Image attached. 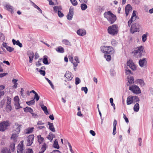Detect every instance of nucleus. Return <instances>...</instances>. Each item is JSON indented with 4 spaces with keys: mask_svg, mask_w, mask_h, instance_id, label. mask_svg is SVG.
I'll use <instances>...</instances> for the list:
<instances>
[{
    "mask_svg": "<svg viewBox=\"0 0 153 153\" xmlns=\"http://www.w3.org/2000/svg\"><path fill=\"white\" fill-rule=\"evenodd\" d=\"M117 124V121L116 120H114L113 122V135H115L116 133V126Z\"/></svg>",
    "mask_w": 153,
    "mask_h": 153,
    "instance_id": "23",
    "label": "nucleus"
},
{
    "mask_svg": "<svg viewBox=\"0 0 153 153\" xmlns=\"http://www.w3.org/2000/svg\"><path fill=\"white\" fill-rule=\"evenodd\" d=\"M111 43L112 45L115 46L117 44V42L114 39H113L111 41Z\"/></svg>",
    "mask_w": 153,
    "mask_h": 153,
    "instance_id": "46",
    "label": "nucleus"
},
{
    "mask_svg": "<svg viewBox=\"0 0 153 153\" xmlns=\"http://www.w3.org/2000/svg\"><path fill=\"white\" fill-rule=\"evenodd\" d=\"M108 33L112 35H115L117 33L118 27L116 25H113L109 26L108 29Z\"/></svg>",
    "mask_w": 153,
    "mask_h": 153,
    "instance_id": "4",
    "label": "nucleus"
},
{
    "mask_svg": "<svg viewBox=\"0 0 153 153\" xmlns=\"http://www.w3.org/2000/svg\"><path fill=\"white\" fill-rule=\"evenodd\" d=\"M42 61L41 59H39V61L37 62L36 63V65L37 66H39L41 65V62Z\"/></svg>",
    "mask_w": 153,
    "mask_h": 153,
    "instance_id": "61",
    "label": "nucleus"
},
{
    "mask_svg": "<svg viewBox=\"0 0 153 153\" xmlns=\"http://www.w3.org/2000/svg\"><path fill=\"white\" fill-rule=\"evenodd\" d=\"M5 39V37L0 32V40L2 41H4Z\"/></svg>",
    "mask_w": 153,
    "mask_h": 153,
    "instance_id": "44",
    "label": "nucleus"
},
{
    "mask_svg": "<svg viewBox=\"0 0 153 153\" xmlns=\"http://www.w3.org/2000/svg\"><path fill=\"white\" fill-rule=\"evenodd\" d=\"M23 140L21 141L18 145L17 148L18 153H33V152L32 149H28L24 150L23 147Z\"/></svg>",
    "mask_w": 153,
    "mask_h": 153,
    "instance_id": "1",
    "label": "nucleus"
},
{
    "mask_svg": "<svg viewBox=\"0 0 153 153\" xmlns=\"http://www.w3.org/2000/svg\"><path fill=\"white\" fill-rule=\"evenodd\" d=\"M133 100H134L135 102H139L140 100L139 97L136 96H133Z\"/></svg>",
    "mask_w": 153,
    "mask_h": 153,
    "instance_id": "49",
    "label": "nucleus"
},
{
    "mask_svg": "<svg viewBox=\"0 0 153 153\" xmlns=\"http://www.w3.org/2000/svg\"><path fill=\"white\" fill-rule=\"evenodd\" d=\"M34 136L31 134L29 135L27 137L26 140L27 141V146H30L33 143Z\"/></svg>",
    "mask_w": 153,
    "mask_h": 153,
    "instance_id": "10",
    "label": "nucleus"
},
{
    "mask_svg": "<svg viewBox=\"0 0 153 153\" xmlns=\"http://www.w3.org/2000/svg\"><path fill=\"white\" fill-rule=\"evenodd\" d=\"M1 153H9L8 151L5 149H3L1 151Z\"/></svg>",
    "mask_w": 153,
    "mask_h": 153,
    "instance_id": "64",
    "label": "nucleus"
},
{
    "mask_svg": "<svg viewBox=\"0 0 153 153\" xmlns=\"http://www.w3.org/2000/svg\"><path fill=\"white\" fill-rule=\"evenodd\" d=\"M14 103L16 109H19L22 107H21L19 103V99L18 96H16L13 98Z\"/></svg>",
    "mask_w": 153,
    "mask_h": 153,
    "instance_id": "9",
    "label": "nucleus"
},
{
    "mask_svg": "<svg viewBox=\"0 0 153 153\" xmlns=\"http://www.w3.org/2000/svg\"><path fill=\"white\" fill-rule=\"evenodd\" d=\"M10 123L8 121H4L0 123V131L3 132L10 126Z\"/></svg>",
    "mask_w": 153,
    "mask_h": 153,
    "instance_id": "7",
    "label": "nucleus"
},
{
    "mask_svg": "<svg viewBox=\"0 0 153 153\" xmlns=\"http://www.w3.org/2000/svg\"><path fill=\"white\" fill-rule=\"evenodd\" d=\"M140 26V25L138 23H133L131 27V33L133 34L134 33L139 32Z\"/></svg>",
    "mask_w": 153,
    "mask_h": 153,
    "instance_id": "8",
    "label": "nucleus"
},
{
    "mask_svg": "<svg viewBox=\"0 0 153 153\" xmlns=\"http://www.w3.org/2000/svg\"><path fill=\"white\" fill-rule=\"evenodd\" d=\"M5 102V100L4 99L2 100L0 102V107L1 108H2L3 105H4Z\"/></svg>",
    "mask_w": 153,
    "mask_h": 153,
    "instance_id": "45",
    "label": "nucleus"
},
{
    "mask_svg": "<svg viewBox=\"0 0 153 153\" xmlns=\"http://www.w3.org/2000/svg\"><path fill=\"white\" fill-rule=\"evenodd\" d=\"M39 72L40 74H41L43 75V76H45V72L44 71H42V70H39Z\"/></svg>",
    "mask_w": 153,
    "mask_h": 153,
    "instance_id": "60",
    "label": "nucleus"
},
{
    "mask_svg": "<svg viewBox=\"0 0 153 153\" xmlns=\"http://www.w3.org/2000/svg\"><path fill=\"white\" fill-rule=\"evenodd\" d=\"M16 45L19 46L20 48L22 47V44L19 42V40H17Z\"/></svg>",
    "mask_w": 153,
    "mask_h": 153,
    "instance_id": "59",
    "label": "nucleus"
},
{
    "mask_svg": "<svg viewBox=\"0 0 153 153\" xmlns=\"http://www.w3.org/2000/svg\"><path fill=\"white\" fill-rule=\"evenodd\" d=\"M15 126L16 129L13 131V133L18 134L20 132L21 125H19L18 123H16L15 124Z\"/></svg>",
    "mask_w": 153,
    "mask_h": 153,
    "instance_id": "16",
    "label": "nucleus"
},
{
    "mask_svg": "<svg viewBox=\"0 0 153 153\" xmlns=\"http://www.w3.org/2000/svg\"><path fill=\"white\" fill-rule=\"evenodd\" d=\"M104 57L107 61H109L111 59V57L110 55H105Z\"/></svg>",
    "mask_w": 153,
    "mask_h": 153,
    "instance_id": "47",
    "label": "nucleus"
},
{
    "mask_svg": "<svg viewBox=\"0 0 153 153\" xmlns=\"http://www.w3.org/2000/svg\"><path fill=\"white\" fill-rule=\"evenodd\" d=\"M18 135L16 133H13L11 137V139L13 140L14 142H16L17 141V137L18 136Z\"/></svg>",
    "mask_w": 153,
    "mask_h": 153,
    "instance_id": "21",
    "label": "nucleus"
},
{
    "mask_svg": "<svg viewBox=\"0 0 153 153\" xmlns=\"http://www.w3.org/2000/svg\"><path fill=\"white\" fill-rule=\"evenodd\" d=\"M47 56H44V57L43 60V62L44 64L45 65L49 64V63L48 61V59L47 58Z\"/></svg>",
    "mask_w": 153,
    "mask_h": 153,
    "instance_id": "37",
    "label": "nucleus"
},
{
    "mask_svg": "<svg viewBox=\"0 0 153 153\" xmlns=\"http://www.w3.org/2000/svg\"><path fill=\"white\" fill-rule=\"evenodd\" d=\"M26 103L29 105H33L34 104L35 101L34 100H33L29 101L27 102Z\"/></svg>",
    "mask_w": 153,
    "mask_h": 153,
    "instance_id": "42",
    "label": "nucleus"
},
{
    "mask_svg": "<svg viewBox=\"0 0 153 153\" xmlns=\"http://www.w3.org/2000/svg\"><path fill=\"white\" fill-rule=\"evenodd\" d=\"M135 83L140 85L141 87H144L145 85V83L143 80L141 79H138L136 80Z\"/></svg>",
    "mask_w": 153,
    "mask_h": 153,
    "instance_id": "14",
    "label": "nucleus"
},
{
    "mask_svg": "<svg viewBox=\"0 0 153 153\" xmlns=\"http://www.w3.org/2000/svg\"><path fill=\"white\" fill-rule=\"evenodd\" d=\"M70 1L74 6H76L77 5L78 3L76 0H70Z\"/></svg>",
    "mask_w": 153,
    "mask_h": 153,
    "instance_id": "48",
    "label": "nucleus"
},
{
    "mask_svg": "<svg viewBox=\"0 0 153 153\" xmlns=\"http://www.w3.org/2000/svg\"><path fill=\"white\" fill-rule=\"evenodd\" d=\"M39 97L38 95V94L37 93L35 94L34 95V99H35L36 100V101H37L39 100Z\"/></svg>",
    "mask_w": 153,
    "mask_h": 153,
    "instance_id": "52",
    "label": "nucleus"
},
{
    "mask_svg": "<svg viewBox=\"0 0 153 153\" xmlns=\"http://www.w3.org/2000/svg\"><path fill=\"white\" fill-rule=\"evenodd\" d=\"M139 63L140 67H143L146 64L147 62L146 59L145 58L143 59H140L139 60Z\"/></svg>",
    "mask_w": 153,
    "mask_h": 153,
    "instance_id": "18",
    "label": "nucleus"
},
{
    "mask_svg": "<svg viewBox=\"0 0 153 153\" xmlns=\"http://www.w3.org/2000/svg\"><path fill=\"white\" fill-rule=\"evenodd\" d=\"M81 90L84 91L85 94H87L88 92V88L86 87H82L81 88Z\"/></svg>",
    "mask_w": 153,
    "mask_h": 153,
    "instance_id": "54",
    "label": "nucleus"
},
{
    "mask_svg": "<svg viewBox=\"0 0 153 153\" xmlns=\"http://www.w3.org/2000/svg\"><path fill=\"white\" fill-rule=\"evenodd\" d=\"M104 15V17L111 24L113 23L116 20V16L110 11L105 13Z\"/></svg>",
    "mask_w": 153,
    "mask_h": 153,
    "instance_id": "2",
    "label": "nucleus"
},
{
    "mask_svg": "<svg viewBox=\"0 0 153 153\" xmlns=\"http://www.w3.org/2000/svg\"><path fill=\"white\" fill-rule=\"evenodd\" d=\"M123 118L125 120L126 122L128 123L129 122L128 119L126 117V115L124 114H123Z\"/></svg>",
    "mask_w": 153,
    "mask_h": 153,
    "instance_id": "62",
    "label": "nucleus"
},
{
    "mask_svg": "<svg viewBox=\"0 0 153 153\" xmlns=\"http://www.w3.org/2000/svg\"><path fill=\"white\" fill-rule=\"evenodd\" d=\"M62 42L63 44L68 45V46H71V43L68 40L65 39H63L62 41Z\"/></svg>",
    "mask_w": 153,
    "mask_h": 153,
    "instance_id": "31",
    "label": "nucleus"
},
{
    "mask_svg": "<svg viewBox=\"0 0 153 153\" xmlns=\"http://www.w3.org/2000/svg\"><path fill=\"white\" fill-rule=\"evenodd\" d=\"M140 108L139 105L138 103H136L134 105L133 109L134 111L137 112L139 111Z\"/></svg>",
    "mask_w": 153,
    "mask_h": 153,
    "instance_id": "28",
    "label": "nucleus"
},
{
    "mask_svg": "<svg viewBox=\"0 0 153 153\" xmlns=\"http://www.w3.org/2000/svg\"><path fill=\"white\" fill-rule=\"evenodd\" d=\"M127 65L133 70H135L136 69V66L132 60H129L127 62Z\"/></svg>",
    "mask_w": 153,
    "mask_h": 153,
    "instance_id": "12",
    "label": "nucleus"
},
{
    "mask_svg": "<svg viewBox=\"0 0 153 153\" xmlns=\"http://www.w3.org/2000/svg\"><path fill=\"white\" fill-rule=\"evenodd\" d=\"M41 107L46 115H48L49 114L48 112V111L47 108L46 106H44V105H41Z\"/></svg>",
    "mask_w": 153,
    "mask_h": 153,
    "instance_id": "30",
    "label": "nucleus"
},
{
    "mask_svg": "<svg viewBox=\"0 0 153 153\" xmlns=\"http://www.w3.org/2000/svg\"><path fill=\"white\" fill-rule=\"evenodd\" d=\"M33 6L35 8H36L41 13H42V10L40 9V8L37 5H36L33 2Z\"/></svg>",
    "mask_w": 153,
    "mask_h": 153,
    "instance_id": "43",
    "label": "nucleus"
},
{
    "mask_svg": "<svg viewBox=\"0 0 153 153\" xmlns=\"http://www.w3.org/2000/svg\"><path fill=\"white\" fill-rule=\"evenodd\" d=\"M24 110L26 112H30V113L33 112V109L30 107H27L24 108Z\"/></svg>",
    "mask_w": 153,
    "mask_h": 153,
    "instance_id": "27",
    "label": "nucleus"
},
{
    "mask_svg": "<svg viewBox=\"0 0 153 153\" xmlns=\"http://www.w3.org/2000/svg\"><path fill=\"white\" fill-rule=\"evenodd\" d=\"M48 125L49 126V129L53 132H55V130L54 127L53 123L48 122Z\"/></svg>",
    "mask_w": 153,
    "mask_h": 153,
    "instance_id": "22",
    "label": "nucleus"
},
{
    "mask_svg": "<svg viewBox=\"0 0 153 153\" xmlns=\"http://www.w3.org/2000/svg\"><path fill=\"white\" fill-rule=\"evenodd\" d=\"M125 73L126 74V75H130L132 73L131 72L130 70L128 69H126L125 70Z\"/></svg>",
    "mask_w": 153,
    "mask_h": 153,
    "instance_id": "53",
    "label": "nucleus"
},
{
    "mask_svg": "<svg viewBox=\"0 0 153 153\" xmlns=\"http://www.w3.org/2000/svg\"><path fill=\"white\" fill-rule=\"evenodd\" d=\"M7 8V9L9 11H10L11 12H12L13 11V7L10 5H6L5 6Z\"/></svg>",
    "mask_w": 153,
    "mask_h": 153,
    "instance_id": "35",
    "label": "nucleus"
},
{
    "mask_svg": "<svg viewBox=\"0 0 153 153\" xmlns=\"http://www.w3.org/2000/svg\"><path fill=\"white\" fill-rule=\"evenodd\" d=\"M11 106V99L10 97H7V102L6 106Z\"/></svg>",
    "mask_w": 153,
    "mask_h": 153,
    "instance_id": "41",
    "label": "nucleus"
},
{
    "mask_svg": "<svg viewBox=\"0 0 153 153\" xmlns=\"http://www.w3.org/2000/svg\"><path fill=\"white\" fill-rule=\"evenodd\" d=\"M15 144L14 143H11L10 145V146L11 149V150H12V151H13L15 149Z\"/></svg>",
    "mask_w": 153,
    "mask_h": 153,
    "instance_id": "55",
    "label": "nucleus"
},
{
    "mask_svg": "<svg viewBox=\"0 0 153 153\" xmlns=\"http://www.w3.org/2000/svg\"><path fill=\"white\" fill-rule=\"evenodd\" d=\"M56 50L57 52L61 53H63L64 51V48L61 46H59L56 49Z\"/></svg>",
    "mask_w": 153,
    "mask_h": 153,
    "instance_id": "32",
    "label": "nucleus"
},
{
    "mask_svg": "<svg viewBox=\"0 0 153 153\" xmlns=\"http://www.w3.org/2000/svg\"><path fill=\"white\" fill-rule=\"evenodd\" d=\"M134 78L133 76L130 77L128 78V82L130 84H131L134 83Z\"/></svg>",
    "mask_w": 153,
    "mask_h": 153,
    "instance_id": "39",
    "label": "nucleus"
},
{
    "mask_svg": "<svg viewBox=\"0 0 153 153\" xmlns=\"http://www.w3.org/2000/svg\"><path fill=\"white\" fill-rule=\"evenodd\" d=\"M80 7L82 10H85L87 8V6L85 4H82L81 5Z\"/></svg>",
    "mask_w": 153,
    "mask_h": 153,
    "instance_id": "38",
    "label": "nucleus"
},
{
    "mask_svg": "<svg viewBox=\"0 0 153 153\" xmlns=\"http://www.w3.org/2000/svg\"><path fill=\"white\" fill-rule=\"evenodd\" d=\"M65 76L67 78L68 80L70 81L72 79L74 76L71 72L67 71L65 75Z\"/></svg>",
    "mask_w": 153,
    "mask_h": 153,
    "instance_id": "13",
    "label": "nucleus"
},
{
    "mask_svg": "<svg viewBox=\"0 0 153 153\" xmlns=\"http://www.w3.org/2000/svg\"><path fill=\"white\" fill-rule=\"evenodd\" d=\"M54 137V135L52 134H49L48 135L47 138L48 140H50L51 141L53 138Z\"/></svg>",
    "mask_w": 153,
    "mask_h": 153,
    "instance_id": "36",
    "label": "nucleus"
},
{
    "mask_svg": "<svg viewBox=\"0 0 153 153\" xmlns=\"http://www.w3.org/2000/svg\"><path fill=\"white\" fill-rule=\"evenodd\" d=\"M12 106H6V110L8 112H9L11 111L12 110Z\"/></svg>",
    "mask_w": 153,
    "mask_h": 153,
    "instance_id": "51",
    "label": "nucleus"
},
{
    "mask_svg": "<svg viewBox=\"0 0 153 153\" xmlns=\"http://www.w3.org/2000/svg\"><path fill=\"white\" fill-rule=\"evenodd\" d=\"M38 141L39 144L42 143L44 141V138L41 135H39L37 137Z\"/></svg>",
    "mask_w": 153,
    "mask_h": 153,
    "instance_id": "26",
    "label": "nucleus"
},
{
    "mask_svg": "<svg viewBox=\"0 0 153 153\" xmlns=\"http://www.w3.org/2000/svg\"><path fill=\"white\" fill-rule=\"evenodd\" d=\"M47 146L45 143H44L42 146L41 149L40 150L39 153H43L47 148Z\"/></svg>",
    "mask_w": 153,
    "mask_h": 153,
    "instance_id": "25",
    "label": "nucleus"
},
{
    "mask_svg": "<svg viewBox=\"0 0 153 153\" xmlns=\"http://www.w3.org/2000/svg\"><path fill=\"white\" fill-rule=\"evenodd\" d=\"M80 80L79 78L78 77H76V78L75 79V84L76 85H78L79 83L80 82Z\"/></svg>",
    "mask_w": 153,
    "mask_h": 153,
    "instance_id": "56",
    "label": "nucleus"
},
{
    "mask_svg": "<svg viewBox=\"0 0 153 153\" xmlns=\"http://www.w3.org/2000/svg\"><path fill=\"white\" fill-rule=\"evenodd\" d=\"M53 9L55 13H57L62 10V8L60 6H56L53 7Z\"/></svg>",
    "mask_w": 153,
    "mask_h": 153,
    "instance_id": "24",
    "label": "nucleus"
},
{
    "mask_svg": "<svg viewBox=\"0 0 153 153\" xmlns=\"http://www.w3.org/2000/svg\"><path fill=\"white\" fill-rule=\"evenodd\" d=\"M129 89L133 93L136 94H140L141 92L139 86L134 84L130 86Z\"/></svg>",
    "mask_w": 153,
    "mask_h": 153,
    "instance_id": "5",
    "label": "nucleus"
},
{
    "mask_svg": "<svg viewBox=\"0 0 153 153\" xmlns=\"http://www.w3.org/2000/svg\"><path fill=\"white\" fill-rule=\"evenodd\" d=\"M143 52V47L142 46H140L136 48L132 53L134 56L137 58H140L142 56Z\"/></svg>",
    "mask_w": 153,
    "mask_h": 153,
    "instance_id": "3",
    "label": "nucleus"
},
{
    "mask_svg": "<svg viewBox=\"0 0 153 153\" xmlns=\"http://www.w3.org/2000/svg\"><path fill=\"white\" fill-rule=\"evenodd\" d=\"M68 145L69 147L70 150L71 152V153H74V152L72 150V147L71 144L70 143H68Z\"/></svg>",
    "mask_w": 153,
    "mask_h": 153,
    "instance_id": "58",
    "label": "nucleus"
},
{
    "mask_svg": "<svg viewBox=\"0 0 153 153\" xmlns=\"http://www.w3.org/2000/svg\"><path fill=\"white\" fill-rule=\"evenodd\" d=\"M77 33L79 36H83L85 35L86 34V31L84 29H79L77 31Z\"/></svg>",
    "mask_w": 153,
    "mask_h": 153,
    "instance_id": "19",
    "label": "nucleus"
},
{
    "mask_svg": "<svg viewBox=\"0 0 153 153\" xmlns=\"http://www.w3.org/2000/svg\"><path fill=\"white\" fill-rule=\"evenodd\" d=\"M90 133L93 136H94L96 134L95 132L94 131L92 130H91L90 131Z\"/></svg>",
    "mask_w": 153,
    "mask_h": 153,
    "instance_id": "63",
    "label": "nucleus"
},
{
    "mask_svg": "<svg viewBox=\"0 0 153 153\" xmlns=\"http://www.w3.org/2000/svg\"><path fill=\"white\" fill-rule=\"evenodd\" d=\"M18 81L17 79H13L12 80L13 82V88H16L17 87L18 84L17 83Z\"/></svg>",
    "mask_w": 153,
    "mask_h": 153,
    "instance_id": "33",
    "label": "nucleus"
},
{
    "mask_svg": "<svg viewBox=\"0 0 153 153\" xmlns=\"http://www.w3.org/2000/svg\"><path fill=\"white\" fill-rule=\"evenodd\" d=\"M101 49V51L104 53L112 54L114 52L113 49L111 46H102Z\"/></svg>",
    "mask_w": 153,
    "mask_h": 153,
    "instance_id": "6",
    "label": "nucleus"
},
{
    "mask_svg": "<svg viewBox=\"0 0 153 153\" xmlns=\"http://www.w3.org/2000/svg\"><path fill=\"white\" fill-rule=\"evenodd\" d=\"M74 9L71 7L70 8L69 11L67 15V19L69 20H71L73 18V16L74 14Z\"/></svg>",
    "mask_w": 153,
    "mask_h": 153,
    "instance_id": "11",
    "label": "nucleus"
},
{
    "mask_svg": "<svg viewBox=\"0 0 153 153\" xmlns=\"http://www.w3.org/2000/svg\"><path fill=\"white\" fill-rule=\"evenodd\" d=\"M27 55L29 57V62L30 63H31L33 60L34 53L32 51H29L27 52Z\"/></svg>",
    "mask_w": 153,
    "mask_h": 153,
    "instance_id": "17",
    "label": "nucleus"
},
{
    "mask_svg": "<svg viewBox=\"0 0 153 153\" xmlns=\"http://www.w3.org/2000/svg\"><path fill=\"white\" fill-rule=\"evenodd\" d=\"M7 50L9 52H10L14 50V48L8 46L6 48Z\"/></svg>",
    "mask_w": 153,
    "mask_h": 153,
    "instance_id": "50",
    "label": "nucleus"
},
{
    "mask_svg": "<svg viewBox=\"0 0 153 153\" xmlns=\"http://www.w3.org/2000/svg\"><path fill=\"white\" fill-rule=\"evenodd\" d=\"M34 129L33 127L28 128L27 130L26 133L27 134L31 133L33 131Z\"/></svg>",
    "mask_w": 153,
    "mask_h": 153,
    "instance_id": "40",
    "label": "nucleus"
},
{
    "mask_svg": "<svg viewBox=\"0 0 153 153\" xmlns=\"http://www.w3.org/2000/svg\"><path fill=\"white\" fill-rule=\"evenodd\" d=\"M57 13H58V15L59 17H62L64 15H63V13H62L60 11H59Z\"/></svg>",
    "mask_w": 153,
    "mask_h": 153,
    "instance_id": "57",
    "label": "nucleus"
},
{
    "mask_svg": "<svg viewBox=\"0 0 153 153\" xmlns=\"http://www.w3.org/2000/svg\"><path fill=\"white\" fill-rule=\"evenodd\" d=\"M149 33L147 32H146L145 34H143L142 36V40L143 42H145L147 40V37Z\"/></svg>",
    "mask_w": 153,
    "mask_h": 153,
    "instance_id": "29",
    "label": "nucleus"
},
{
    "mask_svg": "<svg viewBox=\"0 0 153 153\" xmlns=\"http://www.w3.org/2000/svg\"><path fill=\"white\" fill-rule=\"evenodd\" d=\"M53 147L57 149H58L59 148V146L57 140H55L54 141L53 144Z\"/></svg>",
    "mask_w": 153,
    "mask_h": 153,
    "instance_id": "34",
    "label": "nucleus"
},
{
    "mask_svg": "<svg viewBox=\"0 0 153 153\" xmlns=\"http://www.w3.org/2000/svg\"><path fill=\"white\" fill-rule=\"evenodd\" d=\"M132 7L129 4H127L125 8V12L126 16H127L128 15L129 12L131 11Z\"/></svg>",
    "mask_w": 153,
    "mask_h": 153,
    "instance_id": "15",
    "label": "nucleus"
},
{
    "mask_svg": "<svg viewBox=\"0 0 153 153\" xmlns=\"http://www.w3.org/2000/svg\"><path fill=\"white\" fill-rule=\"evenodd\" d=\"M133 102V96H128L126 100L127 104L128 105H130Z\"/></svg>",
    "mask_w": 153,
    "mask_h": 153,
    "instance_id": "20",
    "label": "nucleus"
}]
</instances>
